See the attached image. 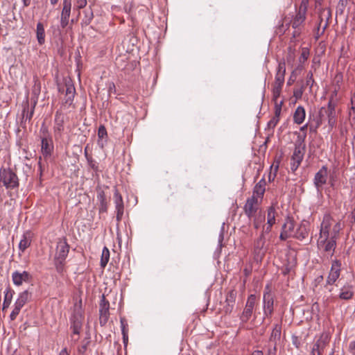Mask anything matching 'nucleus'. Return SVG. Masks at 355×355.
<instances>
[{
    "instance_id": "nucleus-12",
    "label": "nucleus",
    "mask_w": 355,
    "mask_h": 355,
    "mask_svg": "<svg viewBox=\"0 0 355 355\" xmlns=\"http://www.w3.org/2000/svg\"><path fill=\"white\" fill-rule=\"evenodd\" d=\"M327 176L328 168L326 166H322L315 173L313 179V183L318 193L322 192L323 185L327 183Z\"/></svg>"
},
{
    "instance_id": "nucleus-18",
    "label": "nucleus",
    "mask_w": 355,
    "mask_h": 355,
    "mask_svg": "<svg viewBox=\"0 0 355 355\" xmlns=\"http://www.w3.org/2000/svg\"><path fill=\"white\" fill-rule=\"evenodd\" d=\"M114 201L115 204V209L116 211V220L119 222L121 220L123 212H124V205L123 200L121 195L117 189H114Z\"/></svg>"
},
{
    "instance_id": "nucleus-32",
    "label": "nucleus",
    "mask_w": 355,
    "mask_h": 355,
    "mask_svg": "<svg viewBox=\"0 0 355 355\" xmlns=\"http://www.w3.org/2000/svg\"><path fill=\"white\" fill-rule=\"evenodd\" d=\"M97 200L100 202L99 212L104 213L107 211V202L106 200V196L105 192L103 190L98 191Z\"/></svg>"
},
{
    "instance_id": "nucleus-45",
    "label": "nucleus",
    "mask_w": 355,
    "mask_h": 355,
    "mask_svg": "<svg viewBox=\"0 0 355 355\" xmlns=\"http://www.w3.org/2000/svg\"><path fill=\"white\" fill-rule=\"evenodd\" d=\"M85 156L87 157L89 166L92 168L94 171H98V166L97 163L91 157L87 155V151L85 150Z\"/></svg>"
},
{
    "instance_id": "nucleus-59",
    "label": "nucleus",
    "mask_w": 355,
    "mask_h": 355,
    "mask_svg": "<svg viewBox=\"0 0 355 355\" xmlns=\"http://www.w3.org/2000/svg\"><path fill=\"white\" fill-rule=\"evenodd\" d=\"M59 355H70L69 353L68 352L67 348H64L61 350V352H60Z\"/></svg>"
},
{
    "instance_id": "nucleus-46",
    "label": "nucleus",
    "mask_w": 355,
    "mask_h": 355,
    "mask_svg": "<svg viewBox=\"0 0 355 355\" xmlns=\"http://www.w3.org/2000/svg\"><path fill=\"white\" fill-rule=\"evenodd\" d=\"M349 115L355 120V91L351 98V107H350Z\"/></svg>"
},
{
    "instance_id": "nucleus-27",
    "label": "nucleus",
    "mask_w": 355,
    "mask_h": 355,
    "mask_svg": "<svg viewBox=\"0 0 355 355\" xmlns=\"http://www.w3.org/2000/svg\"><path fill=\"white\" fill-rule=\"evenodd\" d=\"M282 104V101L279 103H276V105L275 106V116L268 123V126L269 128H274L279 122Z\"/></svg>"
},
{
    "instance_id": "nucleus-54",
    "label": "nucleus",
    "mask_w": 355,
    "mask_h": 355,
    "mask_svg": "<svg viewBox=\"0 0 355 355\" xmlns=\"http://www.w3.org/2000/svg\"><path fill=\"white\" fill-rule=\"evenodd\" d=\"M347 3V0H339L338 9H339L341 12H343V9L345 8Z\"/></svg>"
},
{
    "instance_id": "nucleus-60",
    "label": "nucleus",
    "mask_w": 355,
    "mask_h": 355,
    "mask_svg": "<svg viewBox=\"0 0 355 355\" xmlns=\"http://www.w3.org/2000/svg\"><path fill=\"white\" fill-rule=\"evenodd\" d=\"M22 2L24 7H28L31 5V0H22Z\"/></svg>"
},
{
    "instance_id": "nucleus-31",
    "label": "nucleus",
    "mask_w": 355,
    "mask_h": 355,
    "mask_svg": "<svg viewBox=\"0 0 355 355\" xmlns=\"http://www.w3.org/2000/svg\"><path fill=\"white\" fill-rule=\"evenodd\" d=\"M286 68L284 64H279L274 84L283 85L284 83Z\"/></svg>"
},
{
    "instance_id": "nucleus-47",
    "label": "nucleus",
    "mask_w": 355,
    "mask_h": 355,
    "mask_svg": "<svg viewBox=\"0 0 355 355\" xmlns=\"http://www.w3.org/2000/svg\"><path fill=\"white\" fill-rule=\"evenodd\" d=\"M309 51L306 48H303L299 60L300 62H304L309 58Z\"/></svg>"
},
{
    "instance_id": "nucleus-51",
    "label": "nucleus",
    "mask_w": 355,
    "mask_h": 355,
    "mask_svg": "<svg viewBox=\"0 0 355 355\" xmlns=\"http://www.w3.org/2000/svg\"><path fill=\"white\" fill-rule=\"evenodd\" d=\"M292 343L296 348H300L301 345L300 339L297 336H292Z\"/></svg>"
},
{
    "instance_id": "nucleus-43",
    "label": "nucleus",
    "mask_w": 355,
    "mask_h": 355,
    "mask_svg": "<svg viewBox=\"0 0 355 355\" xmlns=\"http://www.w3.org/2000/svg\"><path fill=\"white\" fill-rule=\"evenodd\" d=\"M64 259L54 258V263L58 272L62 273L64 272Z\"/></svg>"
},
{
    "instance_id": "nucleus-14",
    "label": "nucleus",
    "mask_w": 355,
    "mask_h": 355,
    "mask_svg": "<svg viewBox=\"0 0 355 355\" xmlns=\"http://www.w3.org/2000/svg\"><path fill=\"white\" fill-rule=\"evenodd\" d=\"M295 232V222L293 219L288 217L282 225V230L279 239L282 241H286L288 238L293 237Z\"/></svg>"
},
{
    "instance_id": "nucleus-37",
    "label": "nucleus",
    "mask_w": 355,
    "mask_h": 355,
    "mask_svg": "<svg viewBox=\"0 0 355 355\" xmlns=\"http://www.w3.org/2000/svg\"><path fill=\"white\" fill-rule=\"evenodd\" d=\"M36 36L38 43L42 45L45 42V31L42 23L38 22L37 24Z\"/></svg>"
},
{
    "instance_id": "nucleus-52",
    "label": "nucleus",
    "mask_w": 355,
    "mask_h": 355,
    "mask_svg": "<svg viewBox=\"0 0 355 355\" xmlns=\"http://www.w3.org/2000/svg\"><path fill=\"white\" fill-rule=\"evenodd\" d=\"M277 350V345L273 344L272 346L269 347L268 352H267V355H276Z\"/></svg>"
},
{
    "instance_id": "nucleus-3",
    "label": "nucleus",
    "mask_w": 355,
    "mask_h": 355,
    "mask_svg": "<svg viewBox=\"0 0 355 355\" xmlns=\"http://www.w3.org/2000/svg\"><path fill=\"white\" fill-rule=\"evenodd\" d=\"M336 101L334 100L332 95L329 98L327 107H322L319 110L318 123L321 124L323 121L327 120L329 125L333 128L336 123Z\"/></svg>"
},
{
    "instance_id": "nucleus-61",
    "label": "nucleus",
    "mask_w": 355,
    "mask_h": 355,
    "mask_svg": "<svg viewBox=\"0 0 355 355\" xmlns=\"http://www.w3.org/2000/svg\"><path fill=\"white\" fill-rule=\"evenodd\" d=\"M307 128H308V124H307V123H306V124H305V125H304L303 126H302V127L300 128V130L301 132H303V134H302V135H304V133H306V130Z\"/></svg>"
},
{
    "instance_id": "nucleus-55",
    "label": "nucleus",
    "mask_w": 355,
    "mask_h": 355,
    "mask_svg": "<svg viewBox=\"0 0 355 355\" xmlns=\"http://www.w3.org/2000/svg\"><path fill=\"white\" fill-rule=\"evenodd\" d=\"M24 306V304L23 303L17 301V300L14 304V306L16 307L17 309H19V310H21Z\"/></svg>"
},
{
    "instance_id": "nucleus-50",
    "label": "nucleus",
    "mask_w": 355,
    "mask_h": 355,
    "mask_svg": "<svg viewBox=\"0 0 355 355\" xmlns=\"http://www.w3.org/2000/svg\"><path fill=\"white\" fill-rule=\"evenodd\" d=\"M20 311L21 310H19V309H17L16 307L14 306L11 313L10 314V320H12V321L15 320L17 318V315H19Z\"/></svg>"
},
{
    "instance_id": "nucleus-10",
    "label": "nucleus",
    "mask_w": 355,
    "mask_h": 355,
    "mask_svg": "<svg viewBox=\"0 0 355 355\" xmlns=\"http://www.w3.org/2000/svg\"><path fill=\"white\" fill-rule=\"evenodd\" d=\"M341 271V263L338 260L332 262L330 271L327 277L325 288L333 286L339 278Z\"/></svg>"
},
{
    "instance_id": "nucleus-39",
    "label": "nucleus",
    "mask_w": 355,
    "mask_h": 355,
    "mask_svg": "<svg viewBox=\"0 0 355 355\" xmlns=\"http://www.w3.org/2000/svg\"><path fill=\"white\" fill-rule=\"evenodd\" d=\"M110 259V251L107 247H104L102 251L101 259V266L105 268Z\"/></svg>"
},
{
    "instance_id": "nucleus-42",
    "label": "nucleus",
    "mask_w": 355,
    "mask_h": 355,
    "mask_svg": "<svg viewBox=\"0 0 355 355\" xmlns=\"http://www.w3.org/2000/svg\"><path fill=\"white\" fill-rule=\"evenodd\" d=\"M107 130H106L105 127L103 125H101L98 130V145H101V147L103 146V144H100L101 140L104 138H107Z\"/></svg>"
},
{
    "instance_id": "nucleus-8",
    "label": "nucleus",
    "mask_w": 355,
    "mask_h": 355,
    "mask_svg": "<svg viewBox=\"0 0 355 355\" xmlns=\"http://www.w3.org/2000/svg\"><path fill=\"white\" fill-rule=\"evenodd\" d=\"M268 233L263 232V230H261L259 236L254 241L252 252L257 261L261 260L265 255L266 252V235Z\"/></svg>"
},
{
    "instance_id": "nucleus-21",
    "label": "nucleus",
    "mask_w": 355,
    "mask_h": 355,
    "mask_svg": "<svg viewBox=\"0 0 355 355\" xmlns=\"http://www.w3.org/2000/svg\"><path fill=\"white\" fill-rule=\"evenodd\" d=\"M64 121L65 115L60 110L56 111L55 114L53 126V130L55 135H59L60 136L62 132L64 131Z\"/></svg>"
},
{
    "instance_id": "nucleus-11",
    "label": "nucleus",
    "mask_w": 355,
    "mask_h": 355,
    "mask_svg": "<svg viewBox=\"0 0 355 355\" xmlns=\"http://www.w3.org/2000/svg\"><path fill=\"white\" fill-rule=\"evenodd\" d=\"M261 202L256 196H251L247 199L244 205V212L249 219H251L254 215L259 211V207Z\"/></svg>"
},
{
    "instance_id": "nucleus-15",
    "label": "nucleus",
    "mask_w": 355,
    "mask_h": 355,
    "mask_svg": "<svg viewBox=\"0 0 355 355\" xmlns=\"http://www.w3.org/2000/svg\"><path fill=\"white\" fill-rule=\"evenodd\" d=\"M277 215L278 214L274 205H270L267 209V223L266 225H263L262 230H263V232H271L272 227L276 223V217Z\"/></svg>"
},
{
    "instance_id": "nucleus-22",
    "label": "nucleus",
    "mask_w": 355,
    "mask_h": 355,
    "mask_svg": "<svg viewBox=\"0 0 355 355\" xmlns=\"http://www.w3.org/2000/svg\"><path fill=\"white\" fill-rule=\"evenodd\" d=\"M69 252V245L66 241L61 240L58 242L55 257L65 260Z\"/></svg>"
},
{
    "instance_id": "nucleus-20",
    "label": "nucleus",
    "mask_w": 355,
    "mask_h": 355,
    "mask_svg": "<svg viewBox=\"0 0 355 355\" xmlns=\"http://www.w3.org/2000/svg\"><path fill=\"white\" fill-rule=\"evenodd\" d=\"M32 279L31 275L27 271H15L12 274L13 284L16 286H21L24 282H29Z\"/></svg>"
},
{
    "instance_id": "nucleus-9",
    "label": "nucleus",
    "mask_w": 355,
    "mask_h": 355,
    "mask_svg": "<svg viewBox=\"0 0 355 355\" xmlns=\"http://www.w3.org/2000/svg\"><path fill=\"white\" fill-rule=\"evenodd\" d=\"M257 300V296L254 294L248 296L244 309L240 315V320L242 324L246 323L252 317Z\"/></svg>"
},
{
    "instance_id": "nucleus-1",
    "label": "nucleus",
    "mask_w": 355,
    "mask_h": 355,
    "mask_svg": "<svg viewBox=\"0 0 355 355\" xmlns=\"http://www.w3.org/2000/svg\"><path fill=\"white\" fill-rule=\"evenodd\" d=\"M343 225L340 221H334L329 214H325L320 225L318 248L327 257H331L336 247V241Z\"/></svg>"
},
{
    "instance_id": "nucleus-38",
    "label": "nucleus",
    "mask_w": 355,
    "mask_h": 355,
    "mask_svg": "<svg viewBox=\"0 0 355 355\" xmlns=\"http://www.w3.org/2000/svg\"><path fill=\"white\" fill-rule=\"evenodd\" d=\"M325 342L321 339L318 340L313 345L311 355H320L325 347Z\"/></svg>"
},
{
    "instance_id": "nucleus-25",
    "label": "nucleus",
    "mask_w": 355,
    "mask_h": 355,
    "mask_svg": "<svg viewBox=\"0 0 355 355\" xmlns=\"http://www.w3.org/2000/svg\"><path fill=\"white\" fill-rule=\"evenodd\" d=\"M266 181L264 178L261 179L254 186L252 196H256L261 201L266 191Z\"/></svg>"
},
{
    "instance_id": "nucleus-44",
    "label": "nucleus",
    "mask_w": 355,
    "mask_h": 355,
    "mask_svg": "<svg viewBox=\"0 0 355 355\" xmlns=\"http://www.w3.org/2000/svg\"><path fill=\"white\" fill-rule=\"evenodd\" d=\"M84 13H85V16L83 19V22L85 24L88 25L91 23L92 20L93 19V17H94L93 12L92 11V10H85Z\"/></svg>"
},
{
    "instance_id": "nucleus-64",
    "label": "nucleus",
    "mask_w": 355,
    "mask_h": 355,
    "mask_svg": "<svg viewBox=\"0 0 355 355\" xmlns=\"http://www.w3.org/2000/svg\"><path fill=\"white\" fill-rule=\"evenodd\" d=\"M253 355H263V353L261 351H256L254 352Z\"/></svg>"
},
{
    "instance_id": "nucleus-63",
    "label": "nucleus",
    "mask_w": 355,
    "mask_h": 355,
    "mask_svg": "<svg viewBox=\"0 0 355 355\" xmlns=\"http://www.w3.org/2000/svg\"><path fill=\"white\" fill-rule=\"evenodd\" d=\"M351 216H352V218L354 219V220L355 221V207L352 210Z\"/></svg>"
},
{
    "instance_id": "nucleus-2",
    "label": "nucleus",
    "mask_w": 355,
    "mask_h": 355,
    "mask_svg": "<svg viewBox=\"0 0 355 355\" xmlns=\"http://www.w3.org/2000/svg\"><path fill=\"white\" fill-rule=\"evenodd\" d=\"M84 321V311L82 307V300L76 303L70 318V329L72 330L71 334V341L76 343L79 339V334L82 330Z\"/></svg>"
},
{
    "instance_id": "nucleus-62",
    "label": "nucleus",
    "mask_w": 355,
    "mask_h": 355,
    "mask_svg": "<svg viewBox=\"0 0 355 355\" xmlns=\"http://www.w3.org/2000/svg\"><path fill=\"white\" fill-rule=\"evenodd\" d=\"M349 348L351 349H355V340L353 341V342H351L350 344H349Z\"/></svg>"
},
{
    "instance_id": "nucleus-53",
    "label": "nucleus",
    "mask_w": 355,
    "mask_h": 355,
    "mask_svg": "<svg viewBox=\"0 0 355 355\" xmlns=\"http://www.w3.org/2000/svg\"><path fill=\"white\" fill-rule=\"evenodd\" d=\"M314 80L313 78V73L310 71L308 73L306 76V85H311V87L313 85Z\"/></svg>"
},
{
    "instance_id": "nucleus-34",
    "label": "nucleus",
    "mask_w": 355,
    "mask_h": 355,
    "mask_svg": "<svg viewBox=\"0 0 355 355\" xmlns=\"http://www.w3.org/2000/svg\"><path fill=\"white\" fill-rule=\"evenodd\" d=\"M306 116L305 110L302 106H298L293 114V121L297 124H301Z\"/></svg>"
},
{
    "instance_id": "nucleus-19",
    "label": "nucleus",
    "mask_w": 355,
    "mask_h": 355,
    "mask_svg": "<svg viewBox=\"0 0 355 355\" xmlns=\"http://www.w3.org/2000/svg\"><path fill=\"white\" fill-rule=\"evenodd\" d=\"M236 295L237 293L235 290H231L227 293L223 308V311L225 314H230L232 311L235 304Z\"/></svg>"
},
{
    "instance_id": "nucleus-35",
    "label": "nucleus",
    "mask_w": 355,
    "mask_h": 355,
    "mask_svg": "<svg viewBox=\"0 0 355 355\" xmlns=\"http://www.w3.org/2000/svg\"><path fill=\"white\" fill-rule=\"evenodd\" d=\"M331 12L329 10L323 9L320 12V21L319 23V28L322 26V32L326 29L328 26V20L331 17Z\"/></svg>"
},
{
    "instance_id": "nucleus-4",
    "label": "nucleus",
    "mask_w": 355,
    "mask_h": 355,
    "mask_svg": "<svg viewBox=\"0 0 355 355\" xmlns=\"http://www.w3.org/2000/svg\"><path fill=\"white\" fill-rule=\"evenodd\" d=\"M306 137V133L304 135L297 134V138L295 143V149L291 157V165L293 171L297 170L304 158L306 148L304 143Z\"/></svg>"
},
{
    "instance_id": "nucleus-13",
    "label": "nucleus",
    "mask_w": 355,
    "mask_h": 355,
    "mask_svg": "<svg viewBox=\"0 0 355 355\" xmlns=\"http://www.w3.org/2000/svg\"><path fill=\"white\" fill-rule=\"evenodd\" d=\"M109 309L110 303L105 299V295H103L101 300L99 308V322L101 326H104L108 321L110 316Z\"/></svg>"
},
{
    "instance_id": "nucleus-40",
    "label": "nucleus",
    "mask_w": 355,
    "mask_h": 355,
    "mask_svg": "<svg viewBox=\"0 0 355 355\" xmlns=\"http://www.w3.org/2000/svg\"><path fill=\"white\" fill-rule=\"evenodd\" d=\"M282 86L283 85L273 84L272 100L274 101L275 105H276V103H278L277 100H278L279 97L280 96Z\"/></svg>"
},
{
    "instance_id": "nucleus-48",
    "label": "nucleus",
    "mask_w": 355,
    "mask_h": 355,
    "mask_svg": "<svg viewBox=\"0 0 355 355\" xmlns=\"http://www.w3.org/2000/svg\"><path fill=\"white\" fill-rule=\"evenodd\" d=\"M121 322V331L122 334H128V324L127 323V321L125 318H121L120 320Z\"/></svg>"
},
{
    "instance_id": "nucleus-16",
    "label": "nucleus",
    "mask_w": 355,
    "mask_h": 355,
    "mask_svg": "<svg viewBox=\"0 0 355 355\" xmlns=\"http://www.w3.org/2000/svg\"><path fill=\"white\" fill-rule=\"evenodd\" d=\"M76 89L73 85L71 82L65 84V96L63 99L62 106L69 107L73 105V101L75 96Z\"/></svg>"
},
{
    "instance_id": "nucleus-17",
    "label": "nucleus",
    "mask_w": 355,
    "mask_h": 355,
    "mask_svg": "<svg viewBox=\"0 0 355 355\" xmlns=\"http://www.w3.org/2000/svg\"><path fill=\"white\" fill-rule=\"evenodd\" d=\"M62 10L61 12L60 26L64 28L69 23V19L71 14V0H63Z\"/></svg>"
},
{
    "instance_id": "nucleus-5",
    "label": "nucleus",
    "mask_w": 355,
    "mask_h": 355,
    "mask_svg": "<svg viewBox=\"0 0 355 355\" xmlns=\"http://www.w3.org/2000/svg\"><path fill=\"white\" fill-rule=\"evenodd\" d=\"M0 184L7 189H13L19 187V179L10 168L0 169Z\"/></svg>"
},
{
    "instance_id": "nucleus-7",
    "label": "nucleus",
    "mask_w": 355,
    "mask_h": 355,
    "mask_svg": "<svg viewBox=\"0 0 355 355\" xmlns=\"http://www.w3.org/2000/svg\"><path fill=\"white\" fill-rule=\"evenodd\" d=\"M263 317L262 321L263 322L266 318H270L274 311V297L268 286L265 288L263 291Z\"/></svg>"
},
{
    "instance_id": "nucleus-49",
    "label": "nucleus",
    "mask_w": 355,
    "mask_h": 355,
    "mask_svg": "<svg viewBox=\"0 0 355 355\" xmlns=\"http://www.w3.org/2000/svg\"><path fill=\"white\" fill-rule=\"evenodd\" d=\"M87 0H76L75 6L78 9H82L87 6Z\"/></svg>"
},
{
    "instance_id": "nucleus-28",
    "label": "nucleus",
    "mask_w": 355,
    "mask_h": 355,
    "mask_svg": "<svg viewBox=\"0 0 355 355\" xmlns=\"http://www.w3.org/2000/svg\"><path fill=\"white\" fill-rule=\"evenodd\" d=\"M250 220L252 221L254 228L258 230L261 227H263V225H265L266 215L263 211L259 210V211L254 215Z\"/></svg>"
},
{
    "instance_id": "nucleus-41",
    "label": "nucleus",
    "mask_w": 355,
    "mask_h": 355,
    "mask_svg": "<svg viewBox=\"0 0 355 355\" xmlns=\"http://www.w3.org/2000/svg\"><path fill=\"white\" fill-rule=\"evenodd\" d=\"M31 297V293L28 291H24L19 294L17 299V301L23 303L24 305L30 300Z\"/></svg>"
},
{
    "instance_id": "nucleus-30",
    "label": "nucleus",
    "mask_w": 355,
    "mask_h": 355,
    "mask_svg": "<svg viewBox=\"0 0 355 355\" xmlns=\"http://www.w3.org/2000/svg\"><path fill=\"white\" fill-rule=\"evenodd\" d=\"M15 291L8 286L4 291V299L3 302L2 311H6L10 305Z\"/></svg>"
},
{
    "instance_id": "nucleus-57",
    "label": "nucleus",
    "mask_w": 355,
    "mask_h": 355,
    "mask_svg": "<svg viewBox=\"0 0 355 355\" xmlns=\"http://www.w3.org/2000/svg\"><path fill=\"white\" fill-rule=\"evenodd\" d=\"M109 92H115V85L113 83L109 84Z\"/></svg>"
},
{
    "instance_id": "nucleus-33",
    "label": "nucleus",
    "mask_w": 355,
    "mask_h": 355,
    "mask_svg": "<svg viewBox=\"0 0 355 355\" xmlns=\"http://www.w3.org/2000/svg\"><path fill=\"white\" fill-rule=\"evenodd\" d=\"M36 105V102H34L33 106L30 108L29 104L28 101L25 103L24 105V109L22 111V118L25 121H31V119L33 118V114H34V110L35 106Z\"/></svg>"
},
{
    "instance_id": "nucleus-56",
    "label": "nucleus",
    "mask_w": 355,
    "mask_h": 355,
    "mask_svg": "<svg viewBox=\"0 0 355 355\" xmlns=\"http://www.w3.org/2000/svg\"><path fill=\"white\" fill-rule=\"evenodd\" d=\"M123 342L124 345L126 347L128 342V334H123Z\"/></svg>"
},
{
    "instance_id": "nucleus-36",
    "label": "nucleus",
    "mask_w": 355,
    "mask_h": 355,
    "mask_svg": "<svg viewBox=\"0 0 355 355\" xmlns=\"http://www.w3.org/2000/svg\"><path fill=\"white\" fill-rule=\"evenodd\" d=\"M281 331H282L281 325H279L278 324H275V326L272 330L270 338H269V340L270 343H272V344L277 345V341L280 340Z\"/></svg>"
},
{
    "instance_id": "nucleus-6",
    "label": "nucleus",
    "mask_w": 355,
    "mask_h": 355,
    "mask_svg": "<svg viewBox=\"0 0 355 355\" xmlns=\"http://www.w3.org/2000/svg\"><path fill=\"white\" fill-rule=\"evenodd\" d=\"M308 0H302L299 9L294 17L291 21L293 28L295 29L293 32V37L298 36L300 35V28L303 24L306 19V14L307 10Z\"/></svg>"
},
{
    "instance_id": "nucleus-58",
    "label": "nucleus",
    "mask_w": 355,
    "mask_h": 355,
    "mask_svg": "<svg viewBox=\"0 0 355 355\" xmlns=\"http://www.w3.org/2000/svg\"><path fill=\"white\" fill-rule=\"evenodd\" d=\"M86 349H87L86 345H83L78 348V352L80 354H83L86 351Z\"/></svg>"
},
{
    "instance_id": "nucleus-24",
    "label": "nucleus",
    "mask_w": 355,
    "mask_h": 355,
    "mask_svg": "<svg viewBox=\"0 0 355 355\" xmlns=\"http://www.w3.org/2000/svg\"><path fill=\"white\" fill-rule=\"evenodd\" d=\"M309 222L302 221L297 228L293 235V238L299 240H303L309 235Z\"/></svg>"
},
{
    "instance_id": "nucleus-26",
    "label": "nucleus",
    "mask_w": 355,
    "mask_h": 355,
    "mask_svg": "<svg viewBox=\"0 0 355 355\" xmlns=\"http://www.w3.org/2000/svg\"><path fill=\"white\" fill-rule=\"evenodd\" d=\"M53 149V142L51 138L44 137L42 139L41 151L44 157H47L51 155Z\"/></svg>"
},
{
    "instance_id": "nucleus-29",
    "label": "nucleus",
    "mask_w": 355,
    "mask_h": 355,
    "mask_svg": "<svg viewBox=\"0 0 355 355\" xmlns=\"http://www.w3.org/2000/svg\"><path fill=\"white\" fill-rule=\"evenodd\" d=\"M354 296V287L349 284L344 285L339 294V298L344 300H351Z\"/></svg>"
},
{
    "instance_id": "nucleus-23",
    "label": "nucleus",
    "mask_w": 355,
    "mask_h": 355,
    "mask_svg": "<svg viewBox=\"0 0 355 355\" xmlns=\"http://www.w3.org/2000/svg\"><path fill=\"white\" fill-rule=\"evenodd\" d=\"M33 237L34 233L31 230H26L24 232L19 243V250L21 252L31 246Z\"/></svg>"
}]
</instances>
